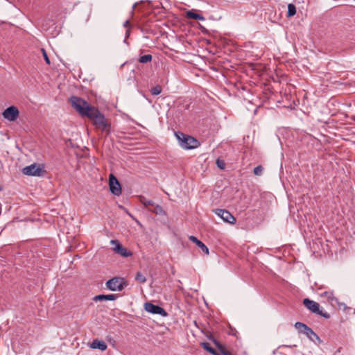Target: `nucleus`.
I'll return each mask as SVG.
<instances>
[{"instance_id":"obj_24","label":"nucleus","mask_w":355,"mask_h":355,"mask_svg":"<svg viewBox=\"0 0 355 355\" xmlns=\"http://www.w3.org/2000/svg\"><path fill=\"white\" fill-rule=\"evenodd\" d=\"M263 171V168L262 167V166L259 165V166H256L254 168L253 172L255 175L260 176L262 175Z\"/></svg>"},{"instance_id":"obj_28","label":"nucleus","mask_w":355,"mask_h":355,"mask_svg":"<svg viewBox=\"0 0 355 355\" xmlns=\"http://www.w3.org/2000/svg\"><path fill=\"white\" fill-rule=\"evenodd\" d=\"M130 36V29H128L125 32V37L124 40V42H126L127 38Z\"/></svg>"},{"instance_id":"obj_11","label":"nucleus","mask_w":355,"mask_h":355,"mask_svg":"<svg viewBox=\"0 0 355 355\" xmlns=\"http://www.w3.org/2000/svg\"><path fill=\"white\" fill-rule=\"evenodd\" d=\"M144 307L146 311L153 314H158L164 317L168 315L166 311L162 307L153 304L151 302H146Z\"/></svg>"},{"instance_id":"obj_9","label":"nucleus","mask_w":355,"mask_h":355,"mask_svg":"<svg viewBox=\"0 0 355 355\" xmlns=\"http://www.w3.org/2000/svg\"><path fill=\"white\" fill-rule=\"evenodd\" d=\"M19 110L16 106L12 105L7 107L2 113V116L4 119L10 121H14L19 116Z\"/></svg>"},{"instance_id":"obj_18","label":"nucleus","mask_w":355,"mask_h":355,"mask_svg":"<svg viewBox=\"0 0 355 355\" xmlns=\"http://www.w3.org/2000/svg\"><path fill=\"white\" fill-rule=\"evenodd\" d=\"M186 16L189 19H197V20H201V21L205 20V17L202 15L196 13L192 10L187 11L186 13Z\"/></svg>"},{"instance_id":"obj_19","label":"nucleus","mask_w":355,"mask_h":355,"mask_svg":"<svg viewBox=\"0 0 355 355\" xmlns=\"http://www.w3.org/2000/svg\"><path fill=\"white\" fill-rule=\"evenodd\" d=\"M150 211H152L158 215L164 214V210L163 208L159 205L155 204V206L153 208H150Z\"/></svg>"},{"instance_id":"obj_31","label":"nucleus","mask_w":355,"mask_h":355,"mask_svg":"<svg viewBox=\"0 0 355 355\" xmlns=\"http://www.w3.org/2000/svg\"><path fill=\"white\" fill-rule=\"evenodd\" d=\"M1 189H2V187H1V186L0 185V191H1Z\"/></svg>"},{"instance_id":"obj_14","label":"nucleus","mask_w":355,"mask_h":355,"mask_svg":"<svg viewBox=\"0 0 355 355\" xmlns=\"http://www.w3.org/2000/svg\"><path fill=\"white\" fill-rule=\"evenodd\" d=\"M189 240L195 243L203 252H205L207 254H209L208 248L201 241L198 240L196 236H189Z\"/></svg>"},{"instance_id":"obj_21","label":"nucleus","mask_w":355,"mask_h":355,"mask_svg":"<svg viewBox=\"0 0 355 355\" xmlns=\"http://www.w3.org/2000/svg\"><path fill=\"white\" fill-rule=\"evenodd\" d=\"M153 56L150 54L142 55L139 58V62L140 63H147L152 61Z\"/></svg>"},{"instance_id":"obj_20","label":"nucleus","mask_w":355,"mask_h":355,"mask_svg":"<svg viewBox=\"0 0 355 355\" xmlns=\"http://www.w3.org/2000/svg\"><path fill=\"white\" fill-rule=\"evenodd\" d=\"M296 14V7L293 3H289L288 5V12H287V17H291L294 16Z\"/></svg>"},{"instance_id":"obj_8","label":"nucleus","mask_w":355,"mask_h":355,"mask_svg":"<svg viewBox=\"0 0 355 355\" xmlns=\"http://www.w3.org/2000/svg\"><path fill=\"white\" fill-rule=\"evenodd\" d=\"M109 186L110 190L112 194L117 196L121 194V184L113 174H110L109 176Z\"/></svg>"},{"instance_id":"obj_23","label":"nucleus","mask_w":355,"mask_h":355,"mask_svg":"<svg viewBox=\"0 0 355 355\" xmlns=\"http://www.w3.org/2000/svg\"><path fill=\"white\" fill-rule=\"evenodd\" d=\"M135 279L140 283H145L146 282V277L140 272H137Z\"/></svg>"},{"instance_id":"obj_1","label":"nucleus","mask_w":355,"mask_h":355,"mask_svg":"<svg viewBox=\"0 0 355 355\" xmlns=\"http://www.w3.org/2000/svg\"><path fill=\"white\" fill-rule=\"evenodd\" d=\"M69 102L80 116H87L90 120L96 117L100 112L96 107L89 105L86 101L78 96H71Z\"/></svg>"},{"instance_id":"obj_10","label":"nucleus","mask_w":355,"mask_h":355,"mask_svg":"<svg viewBox=\"0 0 355 355\" xmlns=\"http://www.w3.org/2000/svg\"><path fill=\"white\" fill-rule=\"evenodd\" d=\"M111 244L114 246L113 250L118 254L123 257H129L132 256V252L124 248L118 240H112Z\"/></svg>"},{"instance_id":"obj_29","label":"nucleus","mask_w":355,"mask_h":355,"mask_svg":"<svg viewBox=\"0 0 355 355\" xmlns=\"http://www.w3.org/2000/svg\"><path fill=\"white\" fill-rule=\"evenodd\" d=\"M331 295V293H329L328 292H324L322 294H321V296H326L329 298Z\"/></svg>"},{"instance_id":"obj_6","label":"nucleus","mask_w":355,"mask_h":355,"mask_svg":"<svg viewBox=\"0 0 355 355\" xmlns=\"http://www.w3.org/2000/svg\"><path fill=\"white\" fill-rule=\"evenodd\" d=\"M93 124L98 128L103 131H105L107 133L110 132V124L107 120L105 118L104 114L101 112L94 117L92 120Z\"/></svg>"},{"instance_id":"obj_13","label":"nucleus","mask_w":355,"mask_h":355,"mask_svg":"<svg viewBox=\"0 0 355 355\" xmlns=\"http://www.w3.org/2000/svg\"><path fill=\"white\" fill-rule=\"evenodd\" d=\"M118 296L116 294H109V295H96L93 300L95 302L97 301H102V300H116L117 299Z\"/></svg>"},{"instance_id":"obj_25","label":"nucleus","mask_w":355,"mask_h":355,"mask_svg":"<svg viewBox=\"0 0 355 355\" xmlns=\"http://www.w3.org/2000/svg\"><path fill=\"white\" fill-rule=\"evenodd\" d=\"M216 163L217 166H218L219 168H220V169H222V170L225 169V161H224V160L220 159V158H218V159H216Z\"/></svg>"},{"instance_id":"obj_7","label":"nucleus","mask_w":355,"mask_h":355,"mask_svg":"<svg viewBox=\"0 0 355 355\" xmlns=\"http://www.w3.org/2000/svg\"><path fill=\"white\" fill-rule=\"evenodd\" d=\"M22 172L26 175L42 176L43 173H45V170L42 166L34 163L30 166L24 167L22 169Z\"/></svg>"},{"instance_id":"obj_3","label":"nucleus","mask_w":355,"mask_h":355,"mask_svg":"<svg viewBox=\"0 0 355 355\" xmlns=\"http://www.w3.org/2000/svg\"><path fill=\"white\" fill-rule=\"evenodd\" d=\"M295 327L299 331L300 333L305 334L311 341H321L319 336L306 324L300 322H297L295 324Z\"/></svg>"},{"instance_id":"obj_15","label":"nucleus","mask_w":355,"mask_h":355,"mask_svg":"<svg viewBox=\"0 0 355 355\" xmlns=\"http://www.w3.org/2000/svg\"><path fill=\"white\" fill-rule=\"evenodd\" d=\"M90 347L92 349H98L101 351H105L107 347L105 342L98 340V339L94 340L91 343Z\"/></svg>"},{"instance_id":"obj_5","label":"nucleus","mask_w":355,"mask_h":355,"mask_svg":"<svg viewBox=\"0 0 355 355\" xmlns=\"http://www.w3.org/2000/svg\"><path fill=\"white\" fill-rule=\"evenodd\" d=\"M106 287L112 291H122L126 286L125 279L122 277H114L106 282Z\"/></svg>"},{"instance_id":"obj_27","label":"nucleus","mask_w":355,"mask_h":355,"mask_svg":"<svg viewBox=\"0 0 355 355\" xmlns=\"http://www.w3.org/2000/svg\"><path fill=\"white\" fill-rule=\"evenodd\" d=\"M123 26L125 28H130V21L129 20H126L124 23H123Z\"/></svg>"},{"instance_id":"obj_16","label":"nucleus","mask_w":355,"mask_h":355,"mask_svg":"<svg viewBox=\"0 0 355 355\" xmlns=\"http://www.w3.org/2000/svg\"><path fill=\"white\" fill-rule=\"evenodd\" d=\"M139 199L141 203L144 205V206L147 208L150 211V208H153L155 206V202L153 200L146 199V197L143 196H139Z\"/></svg>"},{"instance_id":"obj_4","label":"nucleus","mask_w":355,"mask_h":355,"mask_svg":"<svg viewBox=\"0 0 355 355\" xmlns=\"http://www.w3.org/2000/svg\"><path fill=\"white\" fill-rule=\"evenodd\" d=\"M303 304L305 306L306 309L310 310L312 313L320 315L324 318H329L330 315L327 312H323L320 309V304L318 302H315L313 300H311L309 298H305L303 300Z\"/></svg>"},{"instance_id":"obj_22","label":"nucleus","mask_w":355,"mask_h":355,"mask_svg":"<svg viewBox=\"0 0 355 355\" xmlns=\"http://www.w3.org/2000/svg\"><path fill=\"white\" fill-rule=\"evenodd\" d=\"M162 87L159 85H157L150 89V92L153 95L156 96L162 92Z\"/></svg>"},{"instance_id":"obj_30","label":"nucleus","mask_w":355,"mask_h":355,"mask_svg":"<svg viewBox=\"0 0 355 355\" xmlns=\"http://www.w3.org/2000/svg\"><path fill=\"white\" fill-rule=\"evenodd\" d=\"M135 6H136V4H134V6H133V7H132V8H133V9L135 8Z\"/></svg>"},{"instance_id":"obj_12","label":"nucleus","mask_w":355,"mask_h":355,"mask_svg":"<svg viewBox=\"0 0 355 355\" xmlns=\"http://www.w3.org/2000/svg\"><path fill=\"white\" fill-rule=\"evenodd\" d=\"M215 213L225 222H227L230 224H234L236 221L233 215L226 209H217L215 210Z\"/></svg>"},{"instance_id":"obj_17","label":"nucleus","mask_w":355,"mask_h":355,"mask_svg":"<svg viewBox=\"0 0 355 355\" xmlns=\"http://www.w3.org/2000/svg\"><path fill=\"white\" fill-rule=\"evenodd\" d=\"M200 345L203 347L204 349L211 354L212 355H220L218 352V350L214 349L211 347L210 344L206 342H203L200 343Z\"/></svg>"},{"instance_id":"obj_2","label":"nucleus","mask_w":355,"mask_h":355,"mask_svg":"<svg viewBox=\"0 0 355 355\" xmlns=\"http://www.w3.org/2000/svg\"><path fill=\"white\" fill-rule=\"evenodd\" d=\"M175 135L180 146L184 149H194L200 145V141L192 136L186 135L182 132H176Z\"/></svg>"},{"instance_id":"obj_26","label":"nucleus","mask_w":355,"mask_h":355,"mask_svg":"<svg viewBox=\"0 0 355 355\" xmlns=\"http://www.w3.org/2000/svg\"><path fill=\"white\" fill-rule=\"evenodd\" d=\"M41 51L42 52V55H43V57L44 58V60H45L46 63L47 64H50V63H51L50 62V60H49V58L46 51L44 49H42Z\"/></svg>"}]
</instances>
